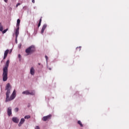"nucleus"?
Segmentation results:
<instances>
[{"mask_svg":"<svg viewBox=\"0 0 129 129\" xmlns=\"http://www.w3.org/2000/svg\"><path fill=\"white\" fill-rule=\"evenodd\" d=\"M46 28H47V25L46 24L43 25L42 28L41 29V34L44 33V31H45Z\"/></svg>","mask_w":129,"mask_h":129,"instance_id":"10","label":"nucleus"},{"mask_svg":"<svg viewBox=\"0 0 129 129\" xmlns=\"http://www.w3.org/2000/svg\"><path fill=\"white\" fill-rule=\"evenodd\" d=\"M35 129H40V127L39 126H36Z\"/></svg>","mask_w":129,"mask_h":129,"instance_id":"21","label":"nucleus"},{"mask_svg":"<svg viewBox=\"0 0 129 129\" xmlns=\"http://www.w3.org/2000/svg\"><path fill=\"white\" fill-rule=\"evenodd\" d=\"M32 2L33 4H35V0H32Z\"/></svg>","mask_w":129,"mask_h":129,"instance_id":"25","label":"nucleus"},{"mask_svg":"<svg viewBox=\"0 0 129 129\" xmlns=\"http://www.w3.org/2000/svg\"><path fill=\"white\" fill-rule=\"evenodd\" d=\"M35 51H36V48L35 47V46L31 45L26 49L25 52L28 55H30V54H32V53H34Z\"/></svg>","mask_w":129,"mask_h":129,"instance_id":"3","label":"nucleus"},{"mask_svg":"<svg viewBox=\"0 0 129 129\" xmlns=\"http://www.w3.org/2000/svg\"><path fill=\"white\" fill-rule=\"evenodd\" d=\"M8 30H9V29L7 28V29L4 30V31H2L3 34H5V33H7V31Z\"/></svg>","mask_w":129,"mask_h":129,"instance_id":"17","label":"nucleus"},{"mask_svg":"<svg viewBox=\"0 0 129 129\" xmlns=\"http://www.w3.org/2000/svg\"><path fill=\"white\" fill-rule=\"evenodd\" d=\"M4 2H5V3H7L8 2V0H4Z\"/></svg>","mask_w":129,"mask_h":129,"instance_id":"26","label":"nucleus"},{"mask_svg":"<svg viewBox=\"0 0 129 129\" xmlns=\"http://www.w3.org/2000/svg\"><path fill=\"white\" fill-rule=\"evenodd\" d=\"M22 94H25L26 95H35V92L32 91L30 92L28 90H26L22 92Z\"/></svg>","mask_w":129,"mask_h":129,"instance_id":"5","label":"nucleus"},{"mask_svg":"<svg viewBox=\"0 0 129 129\" xmlns=\"http://www.w3.org/2000/svg\"><path fill=\"white\" fill-rule=\"evenodd\" d=\"M2 26V23L0 22V27Z\"/></svg>","mask_w":129,"mask_h":129,"instance_id":"28","label":"nucleus"},{"mask_svg":"<svg viewBox=\"0 0 129 129\" xmlns=\"http://www.w3.org/2000/svg\"><path fill=\"white\" fill-rule=\"evenodd\" d=\"M7 112H8V116H11V115L12 114V108L11 107L8 108Z\"/></svg>","mask_w":129,"mask_h":129,"instance_id":"8","label":"nucleus"},{"mask_svg":"<svg viewBox=\"0 0 129 129\" xmlns=\"http://www.w3.org/2000/svg\"><path fill=\"white\" fill-rule=\"evenodd\" d=\"M9 52H10V50L7 49L4 52V56L3 57L4 60L6 59L7 57H8V54H9Z\"/></svg>","mask_w":129,"mask_h":129,"instance_id":"7","label":"nucleus"},{"mask_svg":"<svg viewBox=\"0 0 129 129\" xmlns=\"http://www.w3.org/2000/svg\"><path fill=\"white\" fill-rule=\"evenodd\" d=\"M12 120L14 122H15L16 123H18L19 121H20V120L18 119L17 117H13L12 118Z\"/></svg>","mask_w":129,"mask_h":129,"instance_id":"9","label":"nucleus"},{"mask_svg":"<svg viewBox=\"0 0 129 129\" xmlns=\"http://www.w3.org/2000/svg\"><path fill=\"white\" fill-rule=\"evenodd\" d=\"M18 57H19V58H21L22 56L21 55V54H19Z\"/></svg>","mask_w":129,"mask_h":129,"instance_id":"24","label":"nucleus"},{"mask_svg":"<svg viewBox=\"0 0 129 129\" xmlns=\"http://www.w3.org/2000/svg\"><path fill=\"white\" fill-rule=\"evenodd\" d=\"M3 31H4V27H3V26H0V31L3 32Z\"/></svg>","mask_w":129,"mask_h":129,"instance_id":"18","label":"nucleus"},{"mask_svg":"<svg viewBox=\"0 0 129 129\" xmlns=\"http://www.w3.org/2000/svg\"><path fill=\"white\" fill-rule=\"evenodd\" d=\"M11 88H12V86H11V84L10 83H8L5 88V90H7L6 92V102H8V101H11L16 98V95L17 94V92H16V90H14L13 93L11 95L10 97V94L11 93Z\"/></svg>","mask_w":129,"mask_h":129,"instance_id":"1","label":"nucleus"},{"mask_svg":"<svg viewBox=\"0 0 129 129\" xmlns=\"http://www.w3.org/2000/svg\"><path fill=\"white\" fill-rule=\"evenodd\" d=\"M30 74L31 75H35V69H34V67H32L30 69Z\"/></svg>","mask_w":129,"mask_h":129,"instance_id":"11","label":"nucleus"},{"mask_svg":"<svg viewBox=\"0 0 129 129\" xmlns=\"http://www.w3.org/2000/svg\"><path fill=\"white\" fill-rule=\"evenodd\" d=\"M12 52V50L10 51V53H11Z\"/></svg>","mask_w":129,"mask_h":129,"instance_id":"31","label":"nucleus"},{"mask_svg":"<svg viewBox=\"0 0 129 129\" xmlns=\"http://www.w3.org/2000/svg\"><path fill=\"white\" fill-rule=\"evenodd\" d=\"M78 124H80V126H83V124H82V123L81 122V121L79 120L78 121Z\"/></svg>","mask_w":129,"mask_h":129,"instance_id":"14","label":"nucleus"},{"mask_svg":"<svg viewBox=\"0 0 129 129\" xmlns=\"http://www.w3.org/2000/svg\"><path fill=\"white\" fill-rule=\"evenodd\" d=\"M19 32L18 31V34H17V31H15V36H16V43H18V37L19 36Z\"/></svg>","mask_w":129,"mask_h":129,"instance_id":"13","label":"nucleus"},{"mask_svg":"<svg viewBox=\"0 0 129 129\" xmlns=\"http://www.w3.org/2000/svg\"><path fill=\"white\" fill-rule=\"evenodd\" d=\"M45 57L46 61H48V56L47 55H45Z\"/></svg>","mask_w":129,"mask_h":129,"instance_id":"22","label":"nucleus"},{"mask_svg":"<svg viewBox=\"0 0 129 129\" xmlns=\"http://www.w3.org/2000/svg\"><path fill=\"white\" fill-rule=\"evenodd\" d=\"M9 65H10V60H8L6 61L5 67L3 68V81L4 82L8 80V68H9Z\"/></svg>","mask_w":129,"mask_h":129,"instance_id":"2","label":"nucleus"},{"mask_svg":"<svg viewBox=\"0 0 129 129\" xmlns=\"http://www.w3.org/2000/svg\"><path fill=\"white\" fill-rule=\"evenodd\" d=\"M21 23V20L18 19L17 23L16 25L17 29L16 30V34H18L19 31L20 30V24Z\"/></svg>","mask_w":129,"mask_h":129,"instance_id":"6","label":"nucleus"},{"mask_svg":"<svg viewBox=\"0 0 129 129\" xmlns=\"http://www.w3.org/2000/svg\"><path fill=\"white\" fill-rule=\"evenodd\" d=\"M51 117H52V115L49 114L47 116H43L42 118V120H43V121H47L50 120Z\"/></svg>","mask_w":129,"mask_h":129,"instance_id":"4","label":"nucleus"},{"mask_svg":"<svg viewBox=\"0 0 129 129\" xmlns=\"http://www.w3.org/2000/svg\"><path fill=\"white\" fill-rule=\"evenodd\" d=\"M15 111L16 112H18L19 111V108H16L15 109Z\"/></svg>","mask_w":129,"mask_h":129,"instance_id":"19","label":"nucleus"},{"mask_svg":"<svg viewBox=\"0 0 129 129\" xmlns=\"http://www.w3.org/2000/svg\"><path fill=\"white\" fill-rule=\"evenodd\" d=\"M41 23H42V17L40 18L39 20V22L38 23V27H40V26H41Z\"/></svg>","mask_w":129,"mask_h":129,"instance_id":"16","label":"nucleus"},{"mask_svg":"<svg viewBox=\"0 0 129 129\" xmlns=\"http://www.w3.org/2000/svg\"><path fill=\"white\" fill-rule=\"evenodd\" d=\"M49 70H51V68H49Z\"/></svg>","mask_w":129,"mask_h":129,"instance_id":"30","label":"nucleus"},{"mask_svg":"<svg viewBox=\"0 0 129 129\" xmlns=\"http://www.w3.org/2000/svg\"><path fill=\"white\" fill-rule=\"evenodd\" d=\"M19 6H21L20 3L17 4L16 5V8H18V7H19Z\"/></svg>","mask_w":129,"mask_h":129,"instance_id":"20","label":"nucleus"},{"mask_svg":"<svg viewBox=\"0 0 129 129\" xmlns=\"http://www.w3.org/2000/svg\"><path fill=\"white\" fill-rule=\"evenodd\" d=\"M77 50H78V49H80V50H81V47H77Z\"/></svg>","mask_w":129,"mask_h":129,"instance_id":"23","label":"nucleus"},{"mask_svg":"<svg viewBox=\"0 0 129 129\" xmlns=\"http://www.w3.org/2000/svg\"><path fill=\"white\" fill-rule=\"evenodd\" d=\"M23 9H27V7L24 6V7H23Z\"/></svg>","mask_w":129,"mask_h":129,"instance_id":"27","label":"nucleus"},{"mask_svg":"<svg viewBox=\"0 0 129 129\" xmlns=\"http://www.w3.org/2000/svg\"><path fill=\"white\" fill-rule=\"evenodd\" d=\"M25 119H29V118H31V116L30 115H26L24 117Z\"/></svg>","mask_w":129,"mask_h":129,"instance_id":"15","label":"nucleus"},{"mask_svg":"<svg viewBox=\"0 0 129 129\" xmlns=\"http://www.w3.org/2000/svg\"><path fill=\"white\" fill-rule=\"evenodd\" d=\"M38 65H39V66H40V65H41V63H38Z\"/></svg>","mask_w":129,"mask_h":129,"instance_id":"29","label":"nucleus"},{"mask_svg":"<svg viewBox=\"0 0 129 129\" xmlns=\"http://www.w3.org/2000/svg\"><path fill=\"white\" fill-rule=\"evenodd\" d=\"M25 122V119L24 118H21L20 123L18 124L19 126H21L23 123Z\"/></svg>","mask_w":129,"mask_h":129,"instance_id":"12","label":"nucleus"}]
</instances>
